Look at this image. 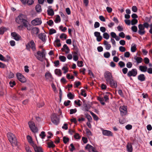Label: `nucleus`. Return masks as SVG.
I'll list each match as a JSON object with an SVG mask.
<instances>
[{
    "label": "nucleus",
    "mask_w": 152,
    "mask_h": 152,
    "mask_svg": "<svg viewBox=\"0 0 152 152\" xmlns=\"http://www.w3.org/2000/svg\"><path fill=\"white\" fill-rule=\"evenodd\" d=\"M9 84L10 85V86L11 87H13L15 85V83L14 81H10L9 82Z\"/></svg>",
    "instance_id": "obj_59"
},
{
    "label": "nucleus",
    "mask_w": 152,
    "mask_h": 152,
    "mask_svg": "<svg viewBox=\"0 0 152 152\" xmlns=\"http://www.w3.org/2000/svg\"><path fill=\"white\" fill-rule=\"evenodd\" d=\"M31 23L33 26L38 25L41 24L42 21L40 18H36L31 21Z\"/></svg>",
    "instance_id": "obj_13"
},
{
    "label": "nucleus",
    "mask_w": 152,
    "mask_h": 152,
    "mask_svg": "<svg viewBox=\"0 0 152 152\" xmlns=\"http://www.w3.org/2000/svg\"><path fill=\"white\" fill-rule=\"evenodd\" d=\"M127 151L128 152H132V147L131 143H128L126 146Z\"/></svg>",
    "instance_id": "obj_23"
},
{
    "label": "nucleus",
    "mask_w": 152,
    "mask_h": 152,
    "mask_svg": "<svg viewBox=\"0 0 152 152\" xmlns=\"http://www.w3.org/2000/svg\"><path fill=\"white\" fill-rule=\"evenodd\" d=\"M86 149H88L89 152H91V151H94L95 148L92 145L87 144L85 147Z\"/></svg>",
    "instance_id": "obj_20"
},
{
    "label": "nucleus",
    "mask_w": 152,
    "mask_h": 152,
    "mask_svg": "<svg viewBox=\"0 0 152 152\" xmlns=\"http://www.w3.org/2000/svg\"><path fill=\"white\" fill-rule=\"evenodd\" d=\"M139 30L138 32V33L141 35H142L145 34V28L142 24H140L138 26Z\"/></svg>",
    "instance_id": "obj_11"
},
{
    "label": "nucleus",
    "mask_w": 152,
    "mask_h": 152,
    "mask_svg": "<svg viewBox=\"0 0 152 152\" xmlns=\"http://www.w3.org/2000/svg\"><path fill=\"white\" fill-rule=\"evenodd\" d=\"M70 146L71 147V148L69 149V150L71 151L72 152L75 149V147L73 143L71 144L70 145Z\"/></svg>",
    "instance_id": "obj_62"
},
{
    "label": "nucleus",
    "mask_w": 152,
    "mask_h": 152,
    "mask_svg": "<svg viewBox=\"0 0 152 152\" xmlns=\"http://www.w3.org/2000/svg\"><path fill=\"white\" fill-rule=\"evenodd\" d=\"M137 73V70L135 69H133L128 72L127 75L129 77H130L132 76L135 77L136 76Z\"/></svg>",
    "instance_id": "obj_12"
},
{
    "label": "nucleus",
    "mask_w": 152,
    "mask_h": 152,
    "mask_svg": "<svg viewBox=\"0 0 152 152\" xmlns=\"http://www.w3.org/2000/svg\"><path fill=\"white\" fill-rule=\"evenodd\" d=\"M84 115H85L88 121L89 122H91L92 120L91 116L88 114L87 113H85Z\"/></svg>",
    "instance_id": "obj_32"
},
{
    "label": "nucleus",
    "mask_w": 152,
    "mask_h": 152,
    "mask_svg": "<svg viewBox=\"0 0 152 152\" xmlns=\"http://www.w3.org/2000/svg\"><path fill=\"white\" fill-rule=\"evenodd\" d=\"M17 78L21 83H24L26 82V80L25 77L20 73H17L16 74Z\"/></svg>",
    "instance_id": "obj_10"
},
{
    "label": "nucleus",
    "mask_w": 152,
    "mask_h": 152,
    "mask_svg": "<svg viewBox=\"0 0 152 152\" xmlns=\"http://www.w3.org/2000/svg\"><path fill=\"white\" fill-rule=\"evenodd\" d=\"M102 134L104 135L109 136H113V133L110 131L104 130L103 129H102Z\"/></svg>",
    "instance_id": "obj_16"
},
{
    "label": "nucleus",
    "mask_w": 152,
    "mask_h": 152,
    "mask_svg": "<svg viewBox=\"0 0 152 152\" xmlns=\"http://www.w3.org/2000/svg\"><path fill=\"white\" fill-rule=\"evenodd\" d=\"M60 40L59 39H57L55 40L54 42V45L55 46L59 47L61 46V44L60 43Z\"/></svg>",
    "instance_id": "obj_24"
},
{
    "label": "nucleus",
    "mask_w": 152,
    "mask_h": 152,
    "mask_svg": "<svg viewBox=\"0 0 152 152\" xmlns=\"http://www.w3.org/2000/svg\"><path fill=\"white\" fill-rule=\"evenodd\" d=\"M142 25H143V26L144 28H148L149 26V25L147 22L144 23L143 24H142Z\"/></svg>",
    "instance_id": "obj_57"
},
{
    "label": "nucleus",
    "mask_w": 152,
    "mask_h": 152,
    "mask_svg": "<svg viewBox=\"0 0 152 152\" xmlns=\"http://www.w3.org/2000/svg\"><path fill=\"white\" fill-rule=\"evenodd\" d=\"M27 138L28 142L34 148L35 152H43L41 147L37 146V145L34 143L32 138L31 136H27Z\"/></svg>",
    "instance_id": "obj_2"
},
{
    "label": "nucleus",
    "mask_w": 152,
    "mask_h": 152,
    "mask_svg": "<svg viewBox=\"0 0 152 152\" xmlns=\"http://www.w3.org/2000/svg\"><path fill=\"white\" fill-rule=\"evenodd\" d=\"M67 37L66 35L64 33H62L60 36V38L61 39L64 38L65 39H66L67 38Z\"/></svg>",
    "instance_id": "obj_50"
},
{
    "label": "nucleus",
    "mask_w": 152,
    "mask_h": 152,
    "mask_svg": "<svg viewBox=\"0 0 152 152\" xmlns=\"http://www.w3.org/2000/svg\"><path fill=\"white\" fill-rule=\"evenodd\" d=\"M138 79L139 80L143 81L145 80V75L143 74H140L138 76Z\"/></svg>",
    "instance_id": "obj_22"
},
{
    "label": "nucleus",
    "mask_w": 152,
    "mask_h": 152,
    "mask_svg": "<svg viewBox=\"0 0 152 152\" xmlns=\"http://www.w3.org/2000/svg\"><path fill=\"white\" fill-rule=\"evenodd\" d=\"M131 24L134 25L136 24L138 22V20L136 19H133L131 21Z\"/></svg>",
    "instance_id": "obj_43"
},
{
    "label": "nucleus",
    "mask_w": 152,
    "mask_h": 152,
    "mask_svg": "<svg viewBox=\"0 0 152 152\" xmlns=\"http://www.w3.org/2000/svg\"><path fill=\"white\" fill-rule=\"evenodd\" d=\"M34 3L33 0H27L26 3L28 4V5H31L33 4Z\"/></svg>",
    "instance_id": "obj_56"
},
{
    "label": "nucleus",
    "mask_w": 152,
    "mask_h": 152,
    "mask_svg": "<svg viewBox=\"0 0 152 152\" xmlns=\"http://www.w3.org/2000/svg\"><path fill=\"white\" fill-rule=\"evenodd\" d=\"M54 21L56 23L60 22L61 18L60 16L58 15H57Z\"/></svg>",
    "instance_id": "obj_40"
},
{
    "label": "nucleus",
    "mask_w": 152,
    "mask_h": 152,
    "mask_svg": "<svg viewBox=\"0 0 152 152\" xmlns=\"http://www.w3.org/2000/svg\"><path fill=\"white\" fill-rule=\"evenodd\" d=\"M44 104H45L43 102H41L37 103V106L38 107L40 108L43 106Z\"/></svg>",
    "instance_id": "obj_60"
},
{
    "label": "nucleus",
    "mask_w": 152,
    "mask_h": 152,
    "mask_svg": "<svg viewBox=\"0 0 152 152\" xmlns=\"http://www.w3.org/2000/svg\"><path fill=\"white\" fill-rule=\"evenodd\" d=\"M45 76L46 79H48L50 78L53 79L52 75L49 72H46L45 75Z\"/></svg>",
    "instance_id": "obj_28"
},
{
    "label": "nucleus",
    "mask_w": 152,
    "mask_h": 152,
    "mask_svg": "<svg viewBox=\"0 0 152 152\" xmlns=\"http://www.w3.org/2000/svg\"><path fill=\"white\" fill-rule=\"evenodd\" d=\"M7 136L8 139L12 146H18V141L15 135L11 132H8Z\"/></svg>",
    "instance_id": "obj_3"
},
{
    "label": "nucleus",
    "mask_w": 152,
    "mask_h": 152,
    "mask_svg": "<svg viewBox=\"0 0 152 152\" xmlns=\"http://www.w3.org/2000/svg\"><path fill=\"white\" fill-rule=\"evenodd\" d=\"M37 59L39 60L42 61L43 60V58L45 57V54H43V52H41L40 51H38L36 54H34Z\"/></svg>",
    "instance_id": "obj_7"
},
{
    "label": "nucleus",
    "mask_w": 152,
    "mask_h": 152,
    "mask_svg": "<svg viewBox=\"0 0 152 152\" xmlns=\"http://www.w3.org/2000/svg\"><path fill=\"white\" fill-rule=\"evenodd\" d=\"M35 9L37 12H40L42 11L41 6L39 4H37L35 7Z\"/></svg>",
    "instance_id": "obj_31"
},
{
    "label": "nucleus",
    "mask_w": 152,
    "mask_h": 152,
    "mask_svg": "<svg viewBox=\"0 0 152 152\" xmlns=\"http://www.w3.org/2000/svg\"><path fill=\"white\" fill-rule=\"evenodd\" d=\"M16 22L19 24L22 25L23 26L26 23H28L26 15L22 14H20L16 18Z\"/></svg>",
    "instance_id": "obj_4"
},
{
    "label": "nucleus",
    "mask_w": 152,
    "mask_h": 152,
    "mask_svg": "<svg viewBox=\"0 0 152 152\" xmlns=\"http://www.w3.org/2000/svg\"><path fill=\"white\" fill-rule=\"evenodd\" d=\"M131 29H132V31L133 32H137V27L135 26H132L131 27Z\"/></svg>",
    "instance_id": "obj_47"
},
{
    "label": "nucleus",
    "mask_w": 152,
    "mask_h": 152,
    "mask_svg": "<svg viewBox=\"0 0 152 152\" xmlns=\"http://www.w3.org/2000/svg\"><path fill=\"white\" fill-rule=\"evenodd\" d=\"M104 56L105 58H109L110 56V54L109 52H105L104 54Z\"/></svg>",
    "instance_id": "obj_49"
},
{
    "label": "nucleus",
    "mask_w": 152,
    "mask_h": 152,
    "mask_svg": "<svg viewBox=\"0 0 152 152\" xmlns=\"http://www.w3.org/2000/svg\"><path fill=\"white\" fill-rule=\"evenodd\" d=\"M67 97L71 99H73L74 97V95H73L71 92H69L67 94Z\"/></svg>",
    "instance_id": "obj_44"
},
{
    "label": "nucleus",
    "mask_w": 152,
    "mask_h": 152,
    "mask_svg": "<svg viewBox=\"0 0 152 152\" xmlns=\"http://www.w3.org/2000/svg\"><path fill=\"white\" fill-rule=\"evenodd\" d=\"M62 70H64V74L68 72V68L65 66H63L62 68Z\"/></svg>",
    "instance_id": "obj_54"
},
{
    "label": "nucleus",
    "mask_w": 152,
    "mask_h": 152,
    "mask_svg": "<svg viewBox=\"0 0 152 152\" xmlns=\"http://www.w3.org/2000/svg\"><path fill=\"white\" fill-rule=\"evenodd\" d=\"M59 58L62 62H64L66 60V57L64 56H60L59 57Z\"/></svg>",
    "instance_id": "obj_39"
},
{
    "label": "nucleus",
    "mask_w": 152,
    "mask_h": 152,
    "mask_svg": "<svg viewBox=\"0 0 152 152\" xmlns=\"http://www.w3.org/2000/svg\"><path fill=\"white\" fill-rule=\"evenodd\" d=\"M75 41H73L72 43H73V46L74 47L73 48V50L75 51H74L72 52V53L74 54H77L78 55V53H79V49L77 46L75 45L74 44Z\"/></svg>",
    "instance_id": "obj_17"
},
{
    "label": "nucleus",
    "mask_w": 152,
    "mask_h": 152,
    "mask_svg": "<svg viewBox=\"0 0 152 152\" xmlns=\"http://www.w3.org/2000/svg\"><path fill=\"white\" fill-rule=\"evenodd\" d=\"M97 99L100 102L102 105H104L105 104V103L104 102H103L104 99L103 97L98 96L97 98Z\"/></svg>",
    "instance_id": "obj_35"
},
{
    "label": "nucleus",
    "mask_w": 152,
    "mask_h": 152,
    "mask_svg": "<svg viewBox=\"0 0 152 152\" xmlns=\"http://www.w3.org/2000/svg\"><path fill=\"white\" fill-rule=\"evenodd\" d=\"M39 29L38 27H35L33 28L31 31V33L32 34H37L39 32Z\"/></svg>",
    "instance_id": "obj_21"
},
{
    "label": "nucleus",
    "mask_w": 152,
    "mask_h": 152,
    "mask_svg": "<svg viewBox=\"0 0 152 152\" xmlns=\"http://www.w3.org/2000/svg\"><path fill=\"white\" fill-rule=\"evenodd\" d=\"M139 69L142 72H146L147 69V67L146 66L141 65L139 67Z\"/></svg>",
    "instance_id": "obj_26"
},
{
    "label": "nucleus",
    "mask_w": 152,
    "mask_h": 152,
    "mask_svg": "<svg viewBox=\"0 0 152 152\" xmlns=\"http://www.w3.org/2000/svg\"><path fill=\"white\" fill-rule=\"evenodd\" d=\"M8 30V28L3 27H1L0 28V34H3L5 31H6Z\"/></svg>",
    "instance_id": "obj_27"
},
{
    "label": "nucleus",
    "mask_w": 152,
    "mask_h": 152,
    "mask_svg": "<svg viewBox=\"0 0 152 152\" xmlns=\"http://www.w3.org/2000/svg\"><path fill=\"white\" fill-rule=\"evenodd\" d=\"M11 35L16 41H19L21 38L20 36L15 32H12Z\"/></svg>",
    "instance_id": "obj_15"
},
{
    "label": "nucleus",
    "mask_w": 152,
    "mask_h": 152,
    "mask_svg": "<svg viewBox=\"0 0 152 152\" xmlns=\"http://www.w3.org/2000/svg\"><path fill=\"white\" fill-rule=\"evenodd\" d=\"M136 45L134 44V46L131 47V50L132 52H134L136 51Z\"/></svg>",
    "instance_id": "obj_45"
},
{
    "label": "nucleus",
    "mask_w": 152,
    "mask_h": 152,
    "mask_svg": "<svg viewBox=\"0 0 152 152\" xmlns=\"http://www.w3.org/2000/svg\"><path fill=\"white\" fill-rule=\"evenodd\" d=\"M104 44L105 45V48L107 50H109L111 47V45L108 44V42L106 40L104 41Z\"/></svg>",
    "instance_id": "obj_25"
},
{
    "label": "nucleus",
    "mask_w": 152,
    "mask_h": 152,
    "mask_svg": "<svg viewBox=\"0 0 152 152\" xmlns=\"http://www.w3.org/2000/svg\"><path fill=\"white\" fill-rule=\"evenodd\" d=\"M52 122L55 125H57L60 122L59 115L55 113H53L51 116Z\"/></svg>",
    "instance_id": "obj_5"
},
{
    "label": "nucleus",
    "mask_w": 152,
    "mask_h": 152,
    "mask_svg": "<svg viewBox=\"0 0 152 152\" xmlns=\"http://www.w3.org/2000/svg\"><path fill=\"white\" fill-rule=\"evenodd\" d=\"M74 136L76 139H79L80 138V137L78 133H76Z\"/></svg>",
    "instance_id": "obj_53"
},
{
    "label": "nucleus",
    "mask_w": 152,
    "mask_h": 152,
    "mask_svg": "<svg viewBox=\"0 0 152 152\" xmlns=\"http://www.w3.org/2000/svg\"><path fill=\"white\" fill-rule=\"evenodd\" d=\"M69 138L66 137L65 136L63 138V140L64 143V144H66L67 143L69 142Z\"/></svg>",
    "instance_id": "obj_37"
},
{
    "label": "nucleus",
    "mask_w": 152,
    "mask_h": 152,
    "mask_svg": "<svg viewBox=\"0 0 152 152\" xmlns=\"http://www.w3.org/2000/svg\"><path fill=\"white\" fill-rule=\"evenodd\" d=\"M86 133L87 135H91L92 133L90 130L88 128H87L86 129Z\"/></svg>",
    "instance_id": "obj_61"
},
{
    "label": "nucleus",
    "mask_w": 152,
    "mask_h": 152,
    "mask_svg": "<svg viewBox=\"0 0 152 152\" xmlns=\"http://www.w3.org/2000/svg\"><path fill=\"white\" fill-rule=\"evenodd\" d=\"M56 31L55 29L53 28H51L49 30V34L50 35H52L54 33H56Z\"/></svg>",
    "instance_id": "obj_42"
},
{
    "label": "nucleus",
    "mask_w": 152,
    "mask_h": 152,
    "mask_svg": "<svg viewBox=\"0 0 152 152\" xmlns=\"http://www.w3.org/2000/svg\"><path fill=\"white\" fill-rule=\"evenodd\" d=\"M47 13L48 15L52 16L54 15V12L53 9H50L47 10Z\"/></svg>",
    "instance_id": "obj_30"
},
{
    "label": "nucleus",
    "mask_w": 152,
    "mask_h": 152,
    "mask_svg": "<svg viewBox=\"0 0 152 152\" xmlns=\"http://www.w3.org/2000/svg\"><path fill=\"white\" fill-rule=\"evenodd\" d=\"M77 63L78 66L80 67H82L83 66V62L82 61H78Z\"/></svg>",
    "instance_id": "obj_55"
},
{
    "label": "nucleus",
    "mask_w": 152,
    "mask_h": 152,
    "mask_svg": "<svg viewBox=\"0 0 152 152\" xmlns=\"http://www.w3.org/2000/svg\"><path fill=\"white\" fill-rule=\"evenodd\" d=\"M0 60L5 62H8L9 61L8 59H6L0 53Z\"/></svg>",
    "instance_id": "obj_38"
},
{
    "label": "nucleus",
    "mask_w": 152,
    "mask_h": 152,
    "mask_svg": "<svg viewBox=\"0 0 152 152\" xmlns=\"http://www.w3.org/2000/svg\"><path fill=\"white\" fill-rule=\"evenodd\" d=\"M134 58L136 61L138 63H141L142 62V58L140 57H137V56H135L134 57Z\"/></svg>",
    "instance_id": "obj_29"
},
{
    "label": "nucleus",
    "mask_w": 152,
    "mask_h": 152,
    "mask_svg": "<svg viewBox=\"0 0 152 152\" xmlns=\"http://www.w3.org/2000/svg\"><path fill=\"white\" fill-rule=\"evenodd\" d=\"M26 49L29 51H30L31 48L33 51L36 50V45L33 40H31L26 45Z\"/></svg>",
    "instance_id": "obj_6"
},
{
    "label": "nucleus",
    "mask_w": 152,
    "mask_h": 152,
    "mask_svg": "<svg viewBox=\"0 0 152 152\" xmlns=\"http://www.w3.org/2000/svg\"><path fill=\"white\" fill-rule=\"evenodd\" d=\"M29 127L31 131L34 133H36L38 132L37 128L35 126L34 122L30 121L28 122Z\"/></svg>",
    "instance_id": "obj_8"
},
{
    "label": "nucleus",
    "mask_w": 152,
    "mask_h": 152,
    "mask_svg": "<svg viewBox=\"0 0 152 152\" xmlns=\"http://www.w3.org/2000/svg\"><path fill=\"white\" fill-rule=\"evenodd\" d=\"M39 136L41 137V138L42 139H44L46 136L45 132L44 131L42 132L40 134H39Z\"/></svg>",
    "instance_id": "obj_46"
},
{
    "label": "nucleus",
    "mask_w": 152,
    "mask_h": 152,
    "mask_svg": "<svg viewBox=\"0 0 152 152\" xmlns=\"http://www.w3.org/2000/svg\"><path fill=\"white\" fill-rule=\"evenodd\" d=\"M55 74L58 75L59 76H61L62 74L61 71L60 69H56L55 70Z\"/></svg>",
    "instance_id": "obj_34"
},
{
    "label": "nucleus",
    "mask_w": 152,
    "mask_h": 152,
    "mask_svg": "<svg viewBox=\"0 0 152 152\" xmlns=\"http://www.w3.org/2000/svg\"><path fill=\"white\" fill-rule=\"evenodd\" d=\"M61 50L63 51H65L66 53H69L70 49L67 45L65 44L64 45L63 48L61 49Z\"/></svg>",
    "instance_id": "obj_18"
},
{
    "label": "nucleus",
    "mask_w": 152,
    "mask_h": 152,
    "mask_svg": "<svg viewBox=\"0 0 152 152\" xmlns=\"http://www.w3.org/2000/svg\"><path fill=\"white\" fill-rule=\"evenodd\" d=\"M73 59L75 61H77L78 59V55L77 54H74L73 56Z\"/></svg>",
    "instance_id": "obj_58"
},
{
    "label": "nucleus",
    "mask_w": 152,
    "mask_h": 152,
    "mask_svg": "<svg viewBox=\"0 0 152 152\" xmlns=\"http://www.w3.org/2000/svg\"><path fill=\"white\" fill-rule=\"evenodd\" d=\"M38 37L42 41L45 42L46 40V36L45 34L40 33L38 35Z\"/></svg>",
    "instance_id": "obj_14"
},
{
    "label": "nucleus",
    "mask_w": 152,
    "mask_h": 152,
    "mask_svg": "<svg viewBox=\"0 0 152 152\" xmlns=\"http://www.w3.org/2000/svg\"><path fill=\"white\" fill-rule=\"evenodd\" d=\"M104 76L107 84H109L110 87L113 88H115L117 87V82L114 80L111 72L109 71L105 72L104 74Z\"/></svg>",
    "instance_id": "obj_1"
},
{
    "label": "nucleus",
    "mask_w": 152,
    "mask_h": 152,
    "mask_svg": "<svg viewBox=\"0 0 152 152\" xmlns=\"http://www.w3.org/2000/svg\"><path fill=\"white\" fill-rule=\"evenodd\" d=\"M48 147L49 148H54L55 147V145L53 144V141H51L48 143Z\"/></svg>",
    "instance_id": "obj_36"
},
{
    "label": "nucleus",
    "mask_w": 152,
    "mask_h": 152,
    "mask_svg": "<svg viewBox=\"0 0 152 152\" xmlns=\"http://www.w3.org/2000/svg\"><path fill=\"white\" fill-rule=\"evenodd\" d=\"M103 37L104 38L107 39L109 38V35L107 33L104 32L103 34Z\"/></svg>",
    "instance_id": "obj_41"
},
{
    "label": "nucleus",
    "mask_w": 152,
    "mask_h": 152,
    "mask_svg": "<svg viewBox=\"0 0 152 152\" xmlns=\"http://www.w3.org/2000/svg\"><path fill=\"white\" fill-rule=\"evenodd\" d=\"M83 105L85 108L84 111H89V110L91 106L89 105H88L87 104H86L85 100L83 101Z\"/></svg>",
    "instance_id": "obj_19"
},
{
    "label": "nucleus",
    "mask_w": 152,
    "mask_h": 152,
    "mask_svg": "<svg viewBox=\"0 0 152 152\" xmlns=\"http://www.w3.org/2000/svg\"><path fill=\"white\" fill-rule=\"evenodd\" d=\"M119 50L121 52H124L126 50L125 48L123 46L120 47Z\"/></svg>",
    "instance_id": "obj_64"
},
{
    "label": "nucleus",
    "mask_w": 152,
    "mask_h": 152,
    "mask_svg": "<svg viewBox=\"0 0 152 152\" xmlns=\"http://www.w3.org/2000/svg\"><path fill=\"white\" fill-rule=\"evenodd\" d=\"M29 24V23L28 22V23H26L25 24H25H24L23 26H24L25 27L27 28L28 30H32V27L29 24V25H28V24Z\"/></svg>",
    "instance_id": "obj_33"
},
{
    "label": "nucleus",
    "mask_w": 152,
    "mask_h": 152,
    "mask_svg": "<svg viewBox=\"0 0 152 152\" xmlns=\"http://www.w3.org/2000/svg\"><path fill=\"white\" fill-rule=\"evenodd\" d=\"M47 23L50 26H52L53 24V22L52 20H50Z\"/></svg>",
    "instance_id": "obj_51"
},
{
    "label": "nucleus",
    "mask_w": 152,
    "mask_h": 152,
    "mask_svg": "<svg viewBox=\"0 0 152 152\" xmlns=\"http://www.w3.org/2000/svg\"><path fill=\"white\" fill-rule=\"evenodd\" d=\"M118 65L121 68L125 66L124 63L122 61H120L118 63Z\"/></svg>",
    "instance_id": "obj_48"
},
{
    "label": "nucleus",
    "mask_w": 152,
    "mask_h": 152,
    "mask_svg": "<svg viewBox=\"0 0 152 152\" xmlns=\"http://www.w3.org/2000/svg\"><path fill=\"white\" fill-rule=\"evenodd\" d=\"M121 115L122 116L125 115L127 113V106H121L119 108Z\"/></svg>",
    "instance_id": "obj_9"
},
{
    "label": "nucleus",
    "mask_w": 152,
    "mask_h": 152,
    "mask_svg": "<svg viewBox=\"0 0 152 152\" xmlns=\"http://www.w3.org/2000/svg\"><path fill=\"white\" fill-rule=\"evenodd\" d=\"M77 111V110L75 108L74 109H71L70 110V114H72L73 113H75Z\"/></svg>",
    "instance_id": "obj_52"
},
{
    "label": "nucleus",
    "mask_w": 152,
    "mask_h": 152,
    "mask_svg": "<svg viewBox=\"0 0 152 152\" xmlns=\"http://www.w3.org/2000/svg\"><path fill=\"white\" fill-rule=\"evenodd\" d=\"M75 83L74 87L76 88H77L81 84V83L79 81L75 82Z\"/></svg>",
    "instance_id": "obj_63"
}]
</instances>
